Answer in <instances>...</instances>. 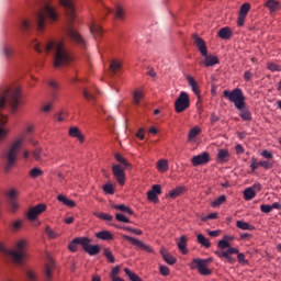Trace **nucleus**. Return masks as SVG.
Returning <instances> with one entry per match:
<instances>
[{"instance_id":"obj_1","label":"nucleus","mask_w":281,"mask_h":281,"mask_svg":"<svg viewBox=\"0 0 281 281\" xmlns=\"http://www.w3.org/2000/svg\"><path fill=\"white\" fill-rule=\"evenodd\" d=\"M33 47L35 52H38V54H43V52L46 54L55 52L54 67L56 68L67 67V65L71 63V55H69V52L65 48V42L63 41H50L46 44H41L37 41H34Z\"/></svg>"},{"instance_id":"obj_2","label":"nucleus","mask_w":281,"mask_h":281,"mask_svg":"<svg viewBox=\"0 0 281 281\" xmlns=\"http://www.w3.org/2000/svg\"><path fill=\"white\" fill-rule=\"evenodd\" d=\"M23 144H25V134H19L12 139L8 151L4 154V159L7 160L4 165L5 175L12 172V168H14L16 164V157H19L21 148H23Z\"/></svg>"},{"instance_id":"obj_3","label":"nucleus","mask_w":281,"mask_h":281,"mask_svg":"<svg viewBox=\"0 0 281 281\" xmlns=\"http://www.w3.org/2000/svg\"><path fill=\"white\" fill-rule=\"evenodd\" d=\"M21 98V89L19 87H10L0 90V109L11 106V112L15 113L19 109V99Z\"/></svg>"},{"instance_id":"obj_4","label":"nucleus","mask_w":281,"mask_h":281,"mask_svg":"<svg viewBox=\"0 0 281 281\" xmlns=\"http://www.w3.org/2000/svg\"><path fill=\"white\" fill-rule=\"evenodd\" d=\"M60 19V13H58V9L54 7L52 3H46L44 8L38 11L36 20H37V27L40 32H43L45 30V25L47 23V20L50 23H56Z\"/></svg>"},{"instance_id":"obj_5","label":"nucleus","mask_w":281,"mask_h":281,"mask_svg":"<svg viewBox=\"0 0 281 281\" xmlns=\"http://www.w3.org/2000/svg\"><path fill=\"white\" fill-rule=\"evenodd\" d=\"M29 244L30 241L25 238L18 239L14 248L8 251V255L15 265H25V260H27Z\"/></svg>"},{"instance_id":"obj_6","label":"nucleus","mask_w":281,"mask_h":281,"mask_svg":"<svg viewBox=\"0 0 281 281\" xmlns=\"http://www.w3.org/2000/svg\"><path fill=\"white\" fill-rule=\"evenodd\" d=\"M193 41L200 54L204 56V60L201 61L200 65H203L204 67H214V65H218V57H216V55H207V46L205 45V41H203V38L194 35Z\"/></svg>"},{"instance_id":"obj_7","label":"nucleus","mask_w":281,"mask_h":281,"mask_svg":"<svg viewBox=\"0 0 281 281\" xmlns=\"http://www.w3.org/2000/svg\"><path fill=\"white\" fill-rule=\"evenodd\" d=\"M224 98L233 102L236 109H243L246 105L245 94L240 88H235L233 91L224 90Z\"/></svg>"},{"instance_id":"obj_8","label":"nucleus","mask_w":281,"mask_h":281,"mask_svg":"<svg viewBox=\"0 0 281 281\" xmlns=\"http://www.w3.org/2000/svg\"><path fill=\"white\" fill-rule=\"evenodd\" d=\"M211 262H214V259L212 257H209L206 259L194 258L191 261L190 267L191 269H198L201 276H212V270L207 268L210 267Z\"/></svg>"},{"instance_id":"obj_9","label":"nucleus","mask_w":281,"mask_h":281,"mask_svg":"<svg viewBox=\"0 0 281 281\" xmlns=\"http://www.w3.org/2000/svg\"><path fill=\"white\" fill-rule=\"evenodd\" d=\"M173 106L176 113H183L184 111H188V109H190V94L186 91L180 92Z\"/></svg>"},{"instance_id":"obj_10","label":"nucleus","mask_w":281,"mask_h":281,"mask_svg":"<svg viewBox=\"0 0 281 281\" xmlns=\"http://www.w3.org/2000/svg\"><path fill=\"white\" fill-rule=\"evenodd\" d=\"M44 212H47V204L40 203V204L29 209V211L26 212V218H27V221L34 222Z\"/></svg>"},{"instance_id":"obj_11","label":"nucleus","mask_w":281,"mask_h":281,"mask_svg":"<svg viewBox=\"0 0 281 281\" xmlns=\"http://www.w3.org/2000/svg\"><path fill=\"white\" fill-rule=\"evenodd\" d=\"M59 4L63 5L66 10V14L70 21L76 19V7L74 5L72 0H59Z\"/></svg>"},{"instance_id":"obj_12","label":"nucleus","mask_w":281,"mask_h":281,"mask_svg":"<svg viewBox=\"0 0 281 281\" xmlns=\"http://www.w3.org/2000/svg\"><path fill=\"white\" fill-rule=\"evenodd\" d=\"M112 172L120 186H124L126 183V173L124 172V168H122V166L113 165Z\"/></svg>"},{"instance_id":"obj_13","label":"nucleus","mask_w":281,"mask_h":281,"mask_svg":"<svg viewBox=\"0 0 281 281\" xmlns=\"http://www.w3.org/2000/svg\"><path fill=\"white\" fill-rule=\"evenodd\" d=\"M123 238H125V240H128L130 243H132L135 247H138V249H142L143 251H147V254H153V249L149 245L145 244L144 241L131 237L128 235H123Z\"/></svg>"},{"instance_id":"obj_14","label":"nucleus","mask_w":281,"mask_h":281,"mask_svg":"<svg viewBox=\"0 0 281 281\" xmlns=\"http://www.w3.org/2000/svg\"><path fill=\"white\" fill-rule=\"evenodd\" d=\"M55 269H56V262H54V259L48 258L44 266V276L46 278L45 281H52V278H54Z\"/></svg>"},{"instance_id":"obj_15","label":"nucleus","mask_w":281,"mask_h":281,"mask_svg":"<svg viewBox=\"0 0 281 281\" xmlns=\"http://www.w3.org/2000/svg\"><path fill=\"white\" fill-rule=\"evenodd\" d=\"M232 254H238V248H229L224 251H221V250L215 251V256H217V258H221V259L225 258L227 262H236V259L232 257Z\"/></svg>"},{"instance_id":"obj_16","label":"nucleus","mask_w":281,"mask_h":281,"mask_svg":"<svg viewBox=\"0 0 281 281\" xmlns=\"http://www.w3.org/2000/svg\"><path fill=\"white\" fill-rule=\"evenodd\" d=\"M5 124H8V115L0 114V144L10 135V130Z\"/></svg>"},{"instance_id":"obj_17","label":"nucleus","mask_w":281,"mask_h":281,"mask_svg":"<svg viewBox=\"0 0 281 281\" xmlns=\"http://www.w3.org/2000/svg\"><path fill=\"white\" fill-rule=\"evenodd\" d=\"M191 164L192 166H204V164H210V154L204 151L200 155L193 156Z\"/></svg>"},{"instance_id":"obj_18","label":"nucleus","mask_w":281,"mask_h":281,"mask_svg":"<svg viewBox=\"0 0 281 281\" xmlns=\"http://www.w3.org/2000/svg\"><path fill=\"white\" fill-rule=\"evenodd\" d=\"M67 35L69 36V38L71 41H75V43H77V45H80V47H85V45H86L85 40L80 35V33H78V31H76V29L69 27L67 31Z\"/></svg>"},{"instance_id":"obj_19","label":"nucleus","mask_w":281,"mask_h":281,"mask_svg":"<svg viewBox=\"0 0 281 281\" xmlns=\"http://www.w3.org/2000/svg\"><path fill=\"white\" fill-rule=\"evenodd\" d=\"M132 98L135 106H139V104H142V100L146 98V90H144V88H136L132 93Z\"/></svg>"},{"instance_id":"obj_20","label":"nucleus","mask_w":281,"mask_h":281,"mask_svg":"<svg viewBox=\"0 0 281 281\" xmlns=\"http://www.w3.org/2000/svg\"><path fill=\"white\" fill-rule=\"evenodd\" d=\"M158 194H161V186L154 184L151 187V190L147 192V199L148 201H151L153 203H158L159 198Z\"/></svg>"},{"instance_id":"obj_21","label":"nucleus","mask_w":281,"mask_h":281,"mask_svg":"<svg viewBox=\"0 0 281 281\" xmlns=\"http://www.w3.org/2000/svg\"><path fill=\"white\" fill-rule=\"evenodd\" d=\"M90 33L92 34L94 41H98V38H101L102 34H104V31L102 30V26L98 24V22L92 21L90 24Z\"/></svg>"},{"instance_id":"obj_22","label":"nucleus","mask_w":281,"mask_h":281,"mask_svg":"<svg viewBox=\"0 0 281 281\" xmlns=\"http://www.w3.org/2000/svg\"><path fill=\"white\" fill-rule=\"evenodd\" d=\"M263 5L269 10L270 14L278 12L281 8L280 1L278 0H267Z\"/></svg>"},{"instance_id":"obj_23","label":"nucleus","mask_w":281,"mask_h":281,"mask_svg":"<svg viewBox=\"0 0 281 281\" xmlns=\"http://www.w3.org/2000/svg\"><path fill=\"white\" fill-rule=\"evenodd\" d=\"M187 81H188L189 87H191L193 93L198 98H201V91L199 90V82H196V79H194V77L188 75L187 76Z\"/></svg>"},{"instance_id":"obj_24","label":"nucleus","mask_w":281,"mask_h":281,"mask_svg":"<svg viewBox=\"0 0 281 281\" xmlns=\"http://www.w3.org/2000/svg\"><path fill=\"white\" fill-rule=\"evenodd\" d=\"M68 135L70 137H75L76 139H79V142L82 144L85 143V134L80 131V128L72 126L68 131Z\"/></svg>"},{"instance_id":"obj_25","label":"nucleus","mask_w":281,"mask_h":281,"mask_svg":"<svg viewBox=\"0 0 281 281\" xmlns=\"http://www.w3.org/2000/svg\"><path fill=\"white\" fill-rule=\"evenodd\" d=\"M202 133L201 127L199 126H193L188 134V142H190V144H194L196 142V137L200 136Z\"/></svg>"},{"instance_id":"obj_26","label":"nucleus","mask_w":281,"mask_h":281,"mask_svg":"<svg viewBox=\"0 0 281 281\" xmlns=\"http://www.w3.org/2000/svg\"><path fill=\"white\" fill-rule=\"evenodd\" d=\"M233 35L234 31H232L229 26L222 27L217 33V36L223 41H229V38H232Z\"/></svg>"},{"instance_id":"obj_27","label":"nucleus","mask_w":281,"mask_h":281,"mask_svg":"<svg viewBox=\"0 0 281 281\" xmlns=\"http://www.w3.org/2000/svg\"><path fill=\"white\" fill-rule=\"evenodd\" d=\"M217 161H218V164H227V161H229V150L218 149Z\"/></svg>"},{"instance_id":"obj_28","label":"nucleus","mask_w":281,"mask_h":281,"mask_svg":"<svg viewBox=\"0 0 281 281\" xmlns=\"http://www.w3.org/2000/svg\"><path fill=\"white\" fill-rule=\"evenodd\" d=\"M156 168L158 172H161V173L168 172V170H170V165L168 164V159L162 158L158 160L156 164Z\"/></svg>"},{"instance_id":"obj_29","label":"nucleus","mask_w":281,"mask_h":281,"mask_svg":"<svg viewBox=\"0 0 281 281\" xmlns=\"http://www.w3.org/2000/svg\"><path fill=\"white\" fill-rule=\"evenodd\" d=\"M57 201H59V203H63V205H66V207H76V202L67 198V195L65 194L57 195Z\"/></svg>"},{"instance_id":"obj_30","label":"nucleus","mask_w":281,"mask_h":281,"mask_svg":"<svg viewBox=\"0 0 281 281\" xmlns=\"http://www.w3.org/2000/svg\"><path fill=\"white\" fill-rule=\"evenodd\" d=\"M237 111H239V117H241L244 122H251V111H249L246 105H244L241 109H237Z\"/></svg>"},{"instance_id":"obj_31","label":"nucleus","mask_w":281,"mask_h":281,"mask_svg":"<svg viewBox=\"0 0 281 281\" xmlns=\"http://www.w3.org/2000/svg\"><path fill=\"white\" fill-rule=\"evenodd\" d=\"M178 249L184 256H186V254H188V238L186 237V235H182L180 237V240L178 241Z\"/></svg>"},{"instance_id":"obj_32","label":"nucleus","mask_w":281,"mask_h":281,"mask_svg":"<svg viewBox=\"0 0 281 281\" xmlns=\"http://www.w3.org/2000/svg\"><path fill=\"white\" fill-rule=\"evenodd\" d=\"M25 276L29 281H38V272L33 268H26Z\"/></svg>"},{"instance_id":"obj_33","label":"nucleus","mask_w":281,"mask_h":281,"mask_svg":"<svg viewBox=\"0 0 281 281\" xmlns=\"http://www.w3.org/2000/svg\"><path fill=\"white\" fill-rule=\"evenodd\" d=\"M236 225L238 227V229H243V231H248V232H254V229H256V227L245 221H237Z\"/></svg>"},{"instance_id":"obj_34","label":"nucleus","mask_w":281,"mask_h":281,"mask_svg":"<svg viewBox=\"0 0 281 281\" xmlns=\"http://www.w3.org/2000/svg\"><path fill=\"white\" fill-rule=\"evenodd\" d=\"M95 237L100 240H113V235L109 231H102L95 234Z\"/></svg>"},{"instance_id":"obj_35","label":"nucleus","mask_w":281,"mask_h":281,"mask_svg":"<svg viewBox=\"0 0 281 281\" xmlns=\"http://www.w3.org/2000/svg\"><path fill=\"white\" fill-rule=\"evenodd\" d=\"M45 234L47 238H50L52 240L60 238V233H56V231H54V228H50L49 225L45 227Z\"/></svg>"},{"instance_id":"obj_36","label":"nucleus","mask_w":281,"mask_h":281,"mask_svg":"<svg viewBox=\"0 0 281 281\" xmlns=\"http://www.w3.org/2000/svg\"><path fill=\"white\" fill-rule=\"evenodd\" d=\"M244 199L245 201H251L252 199H256V190H254L251 187L245 189Z\"/></svg>"},{"instance_id":"obj_37","label":"nucleus","mask_w":281,"mask_h":281,"mask_svg":"<svg viewBox=\"0 0 281 281\" xmlns=\"http://www.w3.org/2000/svg\"><path fill=\"white\" fill-rule=\"evenodd\" d=\"M2 54H3L4 58H7V60H10V58H12V56H14V48H12V46L4 45L2 47Z\"/></svg>"},{"instance_id":"obj_38","label":"nucleus","mask_w":281,"mask_h":281,"mask_svg":"<svg viewBox=\"0 0 281 281\" xmlns=\"http://www.w3.org/2000/svg\"><path fill=\"white\" fill-rule=\"evenodd\" d=\"M114 14H115V19H117V21H124V16H126V11L124 10V7L116 5Z\"/></svg>"},{"instance_id":"obj_39","label":"nucleus","mask_w":281,"mask_h":281,"mask_svg":"<svg viewBox=\"0 0 281 281\" xmlns=\"http://www.w3.org/2000/svg\"><path fill=\"white\" fill-rule=\"evenodd\" d=\"M183 190H186V188L177 187L176 189H172L171 191H169L168 196L170 199H177V196H181V194H183Z\"/></svg>"},{"instance_id":"obj_40","label":"nucleus","mask_w":281,"mask_h":281,"mask_svg":"<svg viewBox=\"0 0 281 281\" xmlns=\"http://www.w3.org/2000/svg\"><path fill=\"white\" fill-rule=\"evenodd\" d=\"M196 238H198V243L202 245V247H206V249L212 247V243L210 241V239L204 237L203 234H198Z\"/></svg>"},{"instance_id":"obj_41","label":"nucleus","mask_w":281,"mask_h":281,"mask_svg":"<svg viewBox=\"0 0 281 281\" xmlns=\"http://www.w3.org/2000/svg\"><path fill=\"white\" fill-rule=\"evenodd\" d=\"M30 177L32 179H38V177H43V175H45V171H43V169L38 168V167H34L30 172H29Z\"/></svg>"},{"instance_id":"obj_42","label":"nucleus","mask_w":281,"mask_h":281,"mask_svg":"<svg viewBox=\"0 0 281 281\" xmlns=\"http://www.w3.org/2000/svg\"><path fill=\"white\" fill-rule=\"evenodd\" d=\"M113 210H119L120 212H126L131 216H133L134 212L131 210V207L124 205V204H113L112 205Z\"/></svg>"},{"instance_id":"obj_43","label":"nucleus","mask_w":281,"mask_h":281,"mask_svg":"<svg viewBox=\"0 0 281 281\" xmlns=\"http://www.w3.org/2000/svg\"><path fill=\"white\" fill-rule=\"evenodd\" d=\"M160 254H161L165 262H167V265H175V262H177V259L172 255H170L164 250H160Z\"/></svg>"},{"instance_id":"obj_44","label":"nucleus","mask_w":281,"mask_h":281,"mask_svg":"<svg viewBox=\"0 0 281 281\" xmlns=\"http://www.w3.org/2000/svg\"><path fill=\"white\" fill-rule=\"evenodd\" d=\"M79 245L85 249V251L91 246V238L89 237H77Z\"/></svg>"},{"instance_id":"obj_45","label":"nucleus","mask_w":281,"mask_h":281,"mask_svg":"<svg viewBox=\"0 0 281 281\" xmlns=\"http://www.w3.org/2000/svg\"><path fill=\"white\" fill-rule=\"evenodd\" d=\"M124 271H125V276H127V278H130L131 281H142V278H139L137 273L131 271V269L124 268Z\"/></svg>"},{"instance_id":"obj_46","label":"nucleus","mask_w":281,"mask_h":281,"mask_svg":"<svg viewBox=\"0 0 281 281\" xmlns=\"http://www.w3.org/2000/svg\"><path fill=\"white\" fill-rule=\"evenodd\" d=\"M120 69H122V61L117 59L112 60L110 65V71H112L113 74H116V71H120Z\"/></svg>"},{"instance_id":"obj_47","label":"nucleus","mask_w":281,"mask_h":281,"mask_svg":"<svg viewBox=\"0 0 281 281\" xmlns=\"http://www.w3.org/2000/svg\"><path fill=\"white\" fill-rule=\"evenodd\" d=\"M225 201H227V196L225 195H220L217 199H215L211 205L212 207H221V205H223V203H225Z\"/></svg>"},{"instance_id":"obj_48","label":"nucleus","mask_w":281,"mask_h":281,"mask_svg":"<svg viewBox=\"0 0 281 281\" xmlns=\"http://www.w3.org/2000/svg\"><path fill=\"white\" fill-rule=\"evenodd\" d=\"M217 248L218 249H222V251L224 249H236V247H232V244H229V241H226L225 239H221L218 243H217Z\"/></svg>"},{"instance_id":"obj_49","label":"nucleus","mask_w":281,"mask_h":281,"mask_svg":"<svg viewBox=\"0 0 281 281\" xmlns=\"http://www.w3.org/2000/svg\"><path fill=\"white\" fill-rule=\"evenodd\" d=\"M23 225H25V221L24 220H16L12 223V229L13 232H19L21 229H23Z\"/></svg>"},{"instance_id":"obj_50","label":"nucleus","mask_w":281,"mask_h":281,"mask_svg":"<svg viewBox=\"0 0 281 281\" xmlns=\"http://www.w3.org/2000/svg\"><path fill=\"white\" fill-rule=\"evenodd\" d=\"M86 251L89 256H98V254H100V246L90 245Z\"/></svg>"},{"instance_id":"obj_51","label":"nucleus","mask_w":281,"mask_h":281,"mask_svg":"<svg viewBox=\"0 0 281 281\" xmlns=\"http://www.w3.org/2000/svg\"><path fill=\"white\" fill-rule=\"evenodd\" d=\"M249 10H251V4L249 2H246L240 7L238 14L247 16V14H249Z\"/></svg>"},{"instance_id":"obj_52","label":"nucleus","mask_w":281,"mask_h":281,"mask_svg":"<svg viewBox=\"0 0 281 281\" xmlns=\"http://www.w3.org/2000/svg\"><path fill=\"white\" fill-rule=\"evenodd\" d=\"M33 157L36 161H41L43 157H47V154H43V149L37 148L34 150Z\"/></svg>"},{"instance_id":"obj_53","label":"nucleus","mask_w":281,"mask_h":281,"mask_svg":"<svg viewBox=\"0 0 281 281\" xmlns=\"http://www.w3.org/2000/svg\"><path fill=\"white\" fill-rule=\"evenodd\" d=\"M115 159L116 161H119V164H123L125 168H131V164L122 155L115 154Z\"/></svg>"},{"instance_id":"obj_54","label":"nucleus","mask_w":281,"mask_h":281,"mask_svg":"<svg viewBox=\"0 0 281 281\" xmlns=\"http://www.w3.org/2000/svg\"><path fill=\"white\" fill-rule=\"evenodd\" d=\"M79 245H80V244H79L78 237H77V238H75L72 241H70V243L68 244V249H69V251H72V254L76 252V251H78V246H79Z\"/></svg>"},{"instance_id":"obj_55","label":"nucleus","mask_w":281,"mask_h":281,"mask_svg":"<svg viewBox=\"0 0 281 281\" xmlns=\"http://www.w3.org/2000/svg\"><path fill=\"white\" fill-rule=\"evenodd\" d=\"M94 216H97V218H101V221H113V216L109 213H94Z\"/></svg>"},{"instance_id":"obj_56","label":"nucleus","mask_w":281,"mask_h":281,"mask_svg":"<svg viewBox=\"0 0 281 281\" xmlns=\"http://www.w3.org/2000/svg\"><path fill=\"white\" fill-rule=\"evenodd\" d=\"M103 192H105V194H115V187L111 183H106L103 186Z\"/></svg>"},{"instance_id":"obj_57","label":"nucleus","mask_w":281,"mask_h":281,"mask_svg":"<svg viewBox=\"0 0 281 281\" xmlns=\"http://www.w3.org/2000/svg\"><path fill=\"white\" fill-rule=\"evenodd\" d=\"M103 254L109 262H115V257L113 256V252L109 250V248H104Z\"/></svg>"},{"instance_id":"obj_58","label":"nucleus","mask_w":281,"mask_h":281,"mask_svg":"<svg viewBox=\"0 0 281 281\" xmlns=\"http://www.w3.org/2000/svg\"><path fill=\"white\" fill-rule=\"evenodd\" d=\"M9 201H16V198L19 196V190L11 189L8 193Z\"/></svg>"},{"instance_id":"obj_59","label":"nucleus","mask_w":281,"mask_h":281,"mask_svg":"<svg viewBox=\"0 0 281 281\" xmlns=\"http://www.w3.org/2000/svg\"><path fill=\"white\" fill-rule=\"evenodd\" d=\"M115 218L119 221V223H131V220L121 213H116Z\"/></svg>"},{"instance_id":"obj_60","label":"nucleus","mask_w":281,"mask_h":281,"mask_svg":"<svg viewBox=\"0 0 281 281\" xmlns=\"http://www.w3.org/2000/svg\"><path fill=\"white\" fill-rule=\"evenodd\" d=\"M9 205H10V210L11 212H16V210H19L20 204L16 200H9Z\"/></svg>"},{"instance_id":"obj_61","label":"nucleus","mask_w":281,"mask_h":281,"mask_svg":"<svg viewBox=\"0 0 281 281\" xmlns=\"http://www.w3.org/2000/svg\"><path fill=\"white\" fill-rule=\"evenodd\" d=\"M259 166L261 168H265L266 170H269V169L273 168V162H271L269 160H263V161H259Z\"/></svg>"},{"instance_id":"obj_62","label":"nucleus","mask_w":281,"mask_h":281,"mask_svg":"<svg viewBox=\"0 0 281 281\" xmlns=\"http://www.w3.org/2000/svg\"><path fill=\"white\" fill-rule=\"evenodd\" d=\"M237 260H238L239 265H249V261H247V259H245V254H243V252L237 254Z\"/></svg>"},{"instance_id":"obj_63","label":"nucleus","mask_w":281,"mask_h":281,"mask_svg":"<svg viewBox=\"0 0 281 281\" xmlns=\"http://www.w3.org/2000/svg\"><path fill=\"white\" fill-rule=\"evenodd\" d=\"M259 166H260V162H258V159H256L255 157H252V158H251V164H250L251 172H254L255 170H257Z\"/></svg>"},{"instance_id":"obj_64","label":"nucleus","mask_w":281,"mask_h":281,"mask_svg":"<svg viewBox=\"0 0 281 281\" xmlns=\"http://www.w3.org/2000/svg\"><path fill=\"white\" fill-rule=\"evenodd\" d=\"M159 271L161 276H170V268H168L167 266H160Z\"/></svg>"}]
</instances>
